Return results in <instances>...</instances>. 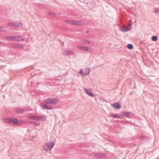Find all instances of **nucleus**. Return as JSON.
Wrapping results in <instances>:
<instances>
[{
	"label": "nucleus",
	"instance_id": "nucleus-1",
	"mask_svg": "<svg viewBox=\"0 0 159 159\" xmlns=\"http://www.w3.org/2000/svg\"><path fill=\"white\" fill-rule=\"evenodd\" d=\"M54 145V143L53 142H48L43 146V148L44 150L48 151L51 150Z\"/></svg>",
	"mask_w": 159,
	"mask_h": 159
},
{
	"label": "nucleus",
	"instance_id": "nucleus-2",
	"mask_svg": "<svg viewBox=\"0 0 159 159\" xmlns=\"http://www.w3.org/2000/svg\"><path fill=\"white\" fill-rule=\"evenodd\" d=\"M29 118L33 120H38L45 121L46 119V116H31Z\"/></svg>",
	"mask_w": 159,
	"mask_h": 159
},
{
	"label": "nucleus",
	"instance_id": "nucleus-3",
	"mask_svg": "<svg viewBox=\"0 0 159 159\" xmlns=\"http://www.w3.org/2000/svg\"><path fill=\"white\" fill-rule=\"evenodd\" d=\"M3 121L5 123H13L14 124H17L18 122L17 119L12 118H5L3 120Z\"/></svg>",
	"mask_w": 159,
	"mask_h": 159
},
{
	"label": "nucleus",
	"instance_id": "nucleus-4",
	"mask_svg": "<svg viewBox=\"0 0 159 159\" xmlns=\"http://www.w3.org/2000/svg\"><path fill=\"white\" fill-rule=\"evenodd\" d=\"M131 25L129 24V27H126L125 25H123L120 27V30L122 32H125L130 30Z\"/></svg>",
	"mask_w": 159,
	"mask_h": 159
},
{
	"label": "nucleus",
	"instance_id": "nucleus-5",
	"mask_svg": "<svg viewBox=\"0 0 159 159\" xmlns=\"http://www.w3.org/2000/svg\"><path fill=\"white\" fill-rule=\"evenodd\" d=\"M84 90L85 92L89 96L92 97H93L94 96L90 89H87L85 88H84Z\"/></svg>",
	"mask_w": 159,
	"mask_h": 159
},
{
	"label": "nucleus",
	"instance_id": "nucleus-6",
	"mask_svg": "<svg viewBox=\"0 0 159 159\" xmlns=\"http://www.w3.org/2000/svg\"><path fill=\"white\" fill-rule=\"evenodd\" d=\"M12 47L14 48L21 49L23 48L24 47L20 44L13 43L12 45Z\"/></svg>",
	"mask_w": 159,
	"mask_h": 159
},
{
	"label": "nucleus",
	"instance_id": "nucleus-7",
	"mask_svg": "<svg viewBox=\"0 0 159 159\" xmlns=\"http://www.w3.org/2000/svg\"><path fill=\"white\" fill-rule=\"evenodd\" d=\"M111 106L116 109H119L121 107V105L118 102H115L114 104H111Z\"/></svg>",
	"mask_w": 159,
	"mask_h": 159
},
{
	"label": "nucleus",
	"instance_id": "nucleus-8",
	"mask_svg": "<svg viewBox=\"0 0 159 159\" xmlns=\"http://www.w3.org/2000/svg\"><path fill=\"white\" fill-rule=\"evenodd\" d=\"M90 72V70L89 67L84 68V75L86 76L89 74Z\"/></svg>",
	"mask_w": 159,
	"mask_h": 159
},
{
	"label": "nucleus",
	"instance_id": "nucleus-9",
	"mask_svg": "<svg viewBox=\"0 0 159 159\" xmlns=\"http://www.w3.org/2000/svg\"><path fill=\"white\" fill-rule=\"evenodd\" d=\"M41 107L44 109L47 110H51L52 109V107L46 105L45 104H42L41 105Z\"/></svg>",
	"mask_w": 159,
	"mask_h": 159
},
{
	"label": "nucleus",
	"instance_id": "nucleus-10",
	"mask_svg": "<svg viewBox=\"0 0 159 159\" xmlns=\"http://www.w3.org/2000/svg\"><path fill=\"white\" fill-rule=\"evenodd\" d=\"M25 111L24 109L18 108L16 109V111L17 113H22Z\"/></svg>",
	"mask_w": 159,
	"mask_h": 159
},
{
	"label": "nucleus",
	"instance_id": "nucleus-11",
	"mask_svg": "<svg viewBox=\"0 0 159 159\" xmlns=\"http://www.w3.org/2000/svg\"><path fill=\"white\" fill-rule=\"evenodd\" d=\"M63 54L64 55L68 56L73 54L74 52H73L71 51H66L64 52Z\"/></svg>",
	"mask_w": 159,
	"mask_h": 159
},
{
	"label": "nucleus",
	"instance_id": "nucleus-12",
	"mask_svg": "<svg viewBox=\"0 0 159 159\" xmlns=\"http://www.w3.org/2000/svg\"><path fill=\"white\" fill-rule=\"evenodd\" d=\"M85 24L84 20L77 21V25H84Z\"/></svg>",
	"mask_w": 159,
	"mask_h": 159
},
{
	"label": "nucleus",
	"instance_id": "nucleus-13",
	"mask_svg": "<svg viewBox=\"0 0 159 159\" xmlns=\"http://www.w3.org/2000/svg\"><path fill=\"white\" fill-rule=\"evenodd\" d=\"M57 101H58V100L56 99L51 98V105H54L56 104Z\"/></svg>",
	"mask_w": 159,
	"mask_h": 159
},
{
	"label": "nucleus",
	"instance_id": "nucleus-14",
	"mask_svg": "<svg viewBox=\"0 0 159 159\" xmlns=\"http://www.w3.org/2000/svg\"><path fill=\"white\" fill-rule=\"evenodd\" d=\"M130 112H125L123 113V116L125 117H130Z\"/></svg>",
	"mask_w": 159,
	"mask_h": 159
},
{
	"label": "nucleus",
	"instance_id": "nucleus-15",
	"mask_svg": "<svg viewBox=\"0 0 159 159\" xmlns=\"http://www.w3.org/2000/svg\"><path fill=\"white\" fill-rule=\"evenodd\" d=\"M94 156L100 158L103 157V155L102 154L97 153L95 154V155H94Z\"/></svg>",
	"mask_w": 159,
	"mask_h": 159
},
{
	"label": "nucleus",
	"instance_id": "nucleus-16",
	"mask_svg": "<svg viewBox=\"0 0 159 159\" xmlns=\"http://www.w3.org/2000/svg\"><path fill=\"white\" fill-rule=\"evenodd\" d=\"M51 98H48L45 100V102L48 104L51 105Z\"/></svg>",
	"mask_w": 159,
	"mask_h": 159
},
{
	"label": "nucleus",
	"instance_id": "nucleus-17",
	"mask_svg": "<svg viewBox=\"0 0 159 159\" xmlns=\"http://www.w3.org/2000/svg\"><path fill=\"white\" fill-rule=\"evenodd\" d=\"M21 38V36H16V39H15V40H16L17 41H19L20 40L21 41H23L24 39H21L20 40V39Z\"/></svg>",
	"mask_w": 159,
	"mask_h": 159
},
{
	"label": "nucleus",
	"instance_id": "nucleus-18",
	"mask_svg": "<svg viewBox=\"0 0 159 159\" xmlns=\"http://www.w3.org/2000/svg\"><path fill=\"white\" fill-rule=\"evenodd\" d=\"M30 123L37 126H39L40 125V123H37L35 121H30Z\"/></svg>",
	"mask_w": 159,
	"mask_h": 159
},
{
	"label": "nucleus",
	"instance_id": "nucleus-19",
	"mask_svg": "<svg viewBox=\"0 0 159 159\" xmlns=\"http://www.w3.org/2000/svg\"><path fill=\"white\" fill-rule=\"evenodd\" d=\"M81 42L84 44H88L90 43V42L87 40H82L81 41Z\"/></svg>",
	"mask_w": 159,
	"mask_h": 159
},
{
	"label": "nucleus",
	"instance_id": "nucleus-20",
	"mask_svg": "<svg viewBox=\"0 0 159 159\" xmlns=\"http://www.w3.org/2000/svg\"><path fill=\"white\" fill-rule=\"evenodd\" d=\"M112 116L114 118H118L119 119L120 118V116L119 115L113 114L112 115Z\"/></svg>",
	"mask_w": 159,
	"mask_h": 159
},
{
	"label": "nucleus",
	"instance_id": "nucleus-21",
	"mask_svg": "<svg viewBox=\"0 0 159 159\" xmlns=\"http://www.w3.org/2000/svg\"><path fill=\"white\" fill-rule=\"evenodd\" d=\"M152 40L155 41H156L157 40V37L156 36H153L152 37Z\"/></svg>",
	"mask_w": 159,
	"mask_h": 159
},
{
	"label": "nucleus",
	"instance_id": "nucleus-22",
	"mask_svg": "<svg viewBox=\"0 0 159 159\" xmlns=\"http://www.w3.org/2000/svg\"><path fill=\"white\" fill-rule=\"evenodd\" d=\"M127 48L130 50L132 49L133 48V46L132 44H129L127 45Z\"/></svg>",
	"mask_w": 159,
	"mask_h": 159
},
{
	"label": "nucleus",
	"instance_id": "nucleus-23",
	"mask_svg": "<svg viewBox=\"0 0 159 159\" xmlns=\"http://www.w3.org/2000/svg\"><path fill=\"white\" fill-rule=\"evenodd\" d=\"M84 46H77V48H78L80 50H83V51L84 50Z\"/></svg>",
	"mask_w": 159,
	"mask_h": 159
},
{
	"label": "nucleus",
	"instance_id": "nucleus-24",
	"mask_svg": "<svg viewBox=\"0 0 159 159\" xmlns=\"http://www.w3.org/2000/svg\"><path fill=\"white\" fill-rule=\"evenodd\" d=\"M86 51H87L88 52H90L92 51L91 49L89 47H86Z\"/></svg>",
	"mask_w": 159,
	"mask_h": 159
},
{
	"label": "nucleus",
	"instance_id": "nucleus-25",
	"mask_svg": "<svg viewBox=\"0 0 159 159\" xmlns=\"http://www.w3.org/2000/svg\"><path fill=\"white\" fill-rule=\"evenodd\" d=\"M16 39V36H11V40H15Z\"/></svg>",
	"mask_w": 159,
	"mask_h": 159
},
{
	"label": "nucleus",
	"instance_id": "nucleus-26",
	"mask_svg": "<svg viewBox=\"0 0 159 159\" xmlns=\"http://www.w3.org/2000/svg\"><path fill=\"white\" fill-rule=\"evenodd\" d=\"M48 15L51 16H53L55 15V14L54 13H52L51 12H49L48 13Z\"/></svg>",
	"mask_w": 159,
	"mask_h": 159
},
{
	"label": "nucleus",
	"instance_id": "nucleus-27",
	"mask_svg": "<svg viewBox=\"0 0 159 159\" xmlns=\"http://www.w3.org/2000/svg\"><path fill=\"white\" fill-rule=\"evenodd\" d=\"M14 26L15 27H19V25L17 22L14 23Z\"/></svg>",
	"mask_w": 159,
	"mask_h": 159
},
{
	"label": "nucleus",
	"instance_id": "nucleus-28",
	"mask_svg": "<svg viewBox=\"0 0 159 159\" xmlns=\"http://www.w3.org/2000/svg\"><path fill=\"white\" fill-rule=\"evenodd\" d=\"M72 25H77V21H73Z\"/></svg>",
	"mask_w": 159,
	"mask_h": 159
},
{
	"label": "nucleus",
	"instance_id": "nucleus-29",
	"mask_svg": "<svg viewBox=\"0 0 159 159\" xmlns=\"http://www.w3.org/2000/svg\"><path fill=\"white\" fill-rule=\"evenodd\" d=\"M83 69H81L80 70V71L78 73L79 74H83L84 75V72L83 71Z\"/></svg>",
	"mask_w": 159,
	"mask_h": 159
},
{
	"label": "nucleus",
	"instance_id": "nucleus-30",
	"mask_svg": "<svg viewBox=\"0 0 159 159\" xmlns=\"http://www.w3.org/2000/svg\"><path fill=\"white\" fill-rule=\"evenodd\" d=\"M14 23H10L8 24V25L10 26L11 27H12L14 26Z\"/></svg>",
	"mask_w": 159,
	"mask_h": 159
},
{
	"label": "nucleus",
	"instance_id": "nucleus-31",
	"mask_svg": "<svg viewBox=\"0 0 159 159\" xmlns=\"http://www.w3.org/2000/svg\"><path fill=\"white\" fill-rule=\"evenodd\" d=\"M3 28V26H0V32H2L4 31Z\"/></svg>",
	"mask_w": 159,
	"mask_h": 159
},
{
	"label": "nucleus",
	"instance_id": "nucleus-32",
	"mask_svg": "<svg viewBox=\"0 0 159 159\" xmlns=\"http://www.w3.org/2000/svg\"><path fill=\"white\" fill-rule=\"evenodd\" d=\"M5 38H6V39L7 40H11V36H6Z\"/></svg>",
	"mask_w": 159,
	"mask_h": 159
},
{
	"label": "nucleus",
	"instance_id": "nucleus-33",
	"mask_svg": "<svg viewBox=\"0 0 159 159\" xmlns=\"http://www.w3.org/2000/svg\"><path fill=\"white\" fill-rule=\"evenodd\" d=\"M68 23L72 24V23H73V21L72 20H68L67 21Z\"/></svg>",
	"mask_w": 159,
	"mask_h": 159
},
{
	"label": "nucleus",
	"instance_id": "nucleus-34",
	"mask_svg": "<svg viewBox=\"0 0 159 159\" xmlns=\"http://www.w3.org/2000/svg\"><path fill=\"white\" fill-rule=\"evenodd\" d=\"M86 46H84V50L83 51H86Z\"/></svg>",
	"mask_w": 159,
	"mask_h": 159
},
{
	"label": "nucleus",
	"instance_id": "nucleus-35",
	"mask_svg": "<svg viewBox=\"0 0 159 159\" xmlns=\"http://www.w3.org/2000/svg\"><path fill=\"white\" fill-rule=\"evenodd\" d=\"M159 11V10H157V9H155V12H158Z\"/></svg>",
	"mask_w": 159,
	"mask_h": 159
},
{
	"label": "nucleus",
	"instance_id": "nucleus-36",
	"mask_svg": "<svg viewBox=\"0 0 159 159\" xmlns=\"http://www.w3.org/2000/svg\"><path fill=\"white\" fill-rule=\"evenodd\" d=\"M19 24H20V25L21 26V25H22V23L21 22H20Z\"/></svg>",
	"mask_w": 159,
	"mask_h": 159
},
{
	"label": "nucleus",
	"instance_id": "nucleus-37",
	"mask_svg": "<svg viewBox=\"0 0 159 159\" xmlns=\"http://www.w3.org/2000/svg\"><path fill=\"white\" fill-rule=\"evenodd\" d=\"M63 45H64V42H62V46H63Z\"/></svg>",
	"mask_w": 159,
	"mask_h": 159
},
{
	"label": "nucleus",
	"instance_id": "nucleus-38",
	"mask_svg": "<svg viewBox=\"0 0 159 159\" xmlns=\"http://www.w3.org/2000/svg\"><path fill=\"white\" fill-rule=\"evenodd\" d=\"M29 129H28L27 130V131H28V132H29Z\"/></svg>",
	"mask_w": 159,
	"mask_h": 159
},
{
	"label": "nucleus",
	"instance_id": "nucleus-39",
	"mask_svg": "<svg viewBox=\"0 0 159 159\" xmlns=\"http://www.w3.org/2000/svg\"><path fill=\"white\" fill-rule=\"evenodd\" d=\"M87 32V33H88V31H87V32Z\"/></svg>",
	"mask_w": 159,
	"mask_h": 159
}]
</instances>
